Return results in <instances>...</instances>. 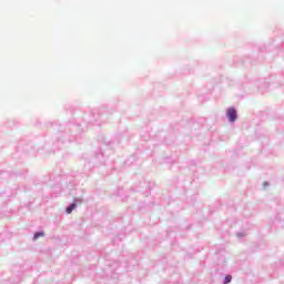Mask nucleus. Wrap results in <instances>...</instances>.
I'll list each match as a JSON object with an SVG mask.
<instances>
[{
	"instance_id": "1",
	"label": "nucleus",
	"mask_w": 284,
	"mask_h": 284,
	"mask_svg": "<svg viewBox=\"0 0 284 284\" xmlns=\"http://www.w3.org/2000/svg\"><path fill=\"white\" fill-rule=\"evenodd\" d=\"M227 116H229V121H231V123H234V121H236V109L234 108L229 109Z\"/></svg>"
},
{
	"instance_id": "2",
	"label": "nucleus",
	"mask_w": 284,
	"mask_h": 284,
	"mask_svg": "<svg viewBox=\"0 0 284 284\" xmlns=\"http://www.w3.org/2000/svg\"><path fill=\"white\" fill-rule=\"evenodd\" d=\"M77 209V204H71L68 209H67V214H72V211H74Z\"/></svg>"
},
{
	"instance_id": "3",
	"label": "nucleus",
	"mask_w": 284,
	"mask_h": 284,
	"mask_svg": "<svg viewBox=\"0 0 284 284\" xmlns=\"http://www.w3.org/2000/svg\"><path fill=\"white\" fill-rule=\"evenodd\" d=\"M43 236H45V234L43 232H38L34 234L33 240L37 241L38 239H41Z\"/></svg>"
},
{
	"instance_id": "4",
	"label": "nucleus",
	"mask_w": 284,
	"mask_h": 284,
	"mask_svg": "<svg viewBox=\"0 0 284 284\" xmlns=\"http://www.w3.org/2000/svg\"><path fill=\"white\" fill-rule=\"evenodd\" d=\"M232 283V275H226L224 278V284Z\"/></svg>"
}]
</instances>
